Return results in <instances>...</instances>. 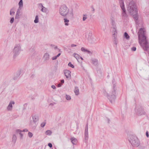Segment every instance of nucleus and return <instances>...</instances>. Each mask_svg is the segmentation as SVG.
<instances>
[{
	"instance_id": "1",
	"label": "nucleus",
	"mask_w": 149,
	"mask_h": 149,
	"mask_svg": "<svg viewBox=\"0 0 149 149\" xmlns=\"http://www.w3.org/2000/svg\"><path fill=\"white\" fill-rule=\"evenodd\" d=\"M138 39L139 42L144 51H149V45L146 40V37L144 35V31L143 29H139L138 32Z\"/></svg>"
},
{
	"instance_id": "2",
	"label": "nucleus",
	"mask_w": 149,
	"mask_h": 149,
	"mask_svg": "<svg viewBox=\"0 0 149 149\" xmlns=\"http://www.w3.org/2000/svg\"><path fill=\"white\" fill-rule=\"evenodd\" d=\"M115 83L113 84L112 87L109 89V93H107L105 90L103 89L102 90L103 93L105 96H107L108 98L111 103L113 102L116 98V90Z\"/></svg>"
},
{
	"instance_id": "3",
	"label": "nucleus",
	"mask_w": 149,
	"mask_h": 149,
	"mask_svg": "<svg viewBox=\"0 0 149 149\" xmlns=\"http://www.w3.org/2000/svg\"><path fill=\"white\" fill-rule=\"evenodd\" d=\"M129 2L127 7V10L132 15L137 14V10L135 2L133 0H129Z\"/></svg>"
},
{
	"instance_id": "4",
	"label": "nucleus",
	"mask_w": 149,
	"mask_h": 149,
	"mask_svg": "<svg viewBox=\"0 0 149 149\" xmlns=\"http://www.w3.org/2000/svg\"><path fill=\"white\" fill-rule=\"evenodd\" d=\"M128 140L134 147H137L140 145V141L138 138L135 136L132 135H130L128 137Z\"/></svg>"
},
{
	"instance_id": "5",
	"label": "nucleus",
	"mask_w": 149,
	"mask_h": 149,
	"mask_svg": "<svg viewBox=\"0 0 149 149\" xmlns=\"http://www.w3.org/2000/svg\"><path fill=\"white\" fill-rule=\"evenodd\" d=\"M69 9L66 5H64L61 6L59 9V13L62 16L65 17L68 13Z\"/></svg>"
},
{
	"instance_id": "6",
	"label": "nucleus",
	"mask_w": 149,
	"mask_h": 149,
	"mask_svg": "<svg viewBox=\"0 0 149 149\" xmlns=\"http://www.w3.org/2000/svg\"><path fill=\"white\" fill-rule=\"evenodd\" d=\"M21 47L19 44L16 45L13 50V56L15 58L19 54Z\"/></svg>"
},
{
	"instance_id": "7",
	"label": "nucleus",
	"mask_w": 149,
	"mask_h": 149,
	"mask_svg": "<svg viewBox=\"0 0 149 149\" xmlns=\"http://www.w3.org/2000/svg\"><path fill=\"white\" fill-rule=\"evenodd\" d=\"M120 7L122 10V15L123 17H126L127 16V15L126 13V10L125 8V5L124 3V1H120L119 2Z\"/></svg>"
},
{
	"instance_id": "8",
	"label": "nucleus",
	"mask_w": 149,
	"mask_h": 149,
	"mask_svg": "<svg viewBox=\"0 0 149 149\" xmlns=\"http://www.w3.org/2000/svg\"><path fill=\"white\" fill-rule=\"evenodd\" d=\"M15 104V102L14 101H10L6 109L7 111H11L13 109V105L14 104Z\"/></svg>"
},
{
	"instance_id": "9",
	"label": "nucleus",
	"mask_w": 149,
	"mask_h": 149,
	"mask_svg": "<svg viewBox=\"0 0 149 149\" xmlns=\"http://www.w3.org/2000/svg\"><path fill=\"white\" fill-rule=\"evenodd\" d=\"M84 136L85 139L86 140H88V123L86 125L84 132Z\"/></svg>"
},
{
	"instance_id": "10",
	"label": "nucleus",
	"mask_w": 149,
	"mask_h": 149,
	"mask_svg": "<svg viewBox=\"0 0 149 149\" xmlns=\"http://www.w3.org/2000/svg\"><path fill=\"white\" fill-rule=\"evenodd\" d=\"M71 72L68 70H64V73L65 76L67 78H70L71 77Z\"/></svg>"
},
{
	"instance_id": "11",
	"label": "nucleus",
	"mask_w": 149,
	"mask_h": 149,
	"mask_svg": "<svg viewBox=\"0 0 149 149\" xmlns=\"http://www.w3.org/2000/svg\"><path fill=\"white\" fill-rule=\"evenodd\" d=\"M49 59V55L48 53H45V54L43 57V59L44 62H46Z\"/></svg>"
},
{
	"instance_id": "12",
	"label": "nucleus",
	"mask_w": 149,
	"mask_h": 149,
	"mask_svg": "<svg viewBox=\"0 0 149 149\" xmlns=\"http://www.w3.org/2000/svg\"><path fill=\"white\" fill-rule=\"evenodd\" d=\"M92 63L95 66H97L98 64V61L95 58H92L91 60Z\"/></svg>"
},
{
	"instance_id": "13",
	"label": "nucleus",
	"mask_w": 149,
	"mask_h": 149,
	"mask_svg": "<svg viewBox=\"0 0 149 149\" xmlns=\"http://www.w3.org/2000/svg\"><path fill=\"white\" fill-rule=\"evenodd\" d=\"M36 122H33L32 120H31L30 123V126L33 128H34L36 126Z\"/></svg>"
},
{
	"instance_id": "14",
	"label": "nucleus",
	"mask_w": 149,
	"mask_h": 149,
	"mask_svg": "<svg viewBox=\"0 0 149 149\" xmlns=\"http://www.w3.org/2000/svg\"><path fill=\"white\" fill-rule=\"evenodd\" d=\"M146 114V112L144 111V109H141V110L139 109L137 112V114L139 116H141L143 115H145Z\"/></svg>"
},
{
	"instance_id": "15",
	"label": "nucleus",
	"mask_w": 149,
	"mask_h": 149,
	"mask_svg": "<svg viewBox=\"0 0 149 149\" xmlns=\"http://www.w3.org/2000/svg\"><path fill=\"white\" fill-rule=\"evenodd\" d=\"M71 140L72 143L73 145H76L77 143V139L74 137L71 138Z\"/></svg>"
},
{
	"instance_id": "16",
	"label": "nucleus",
	"mask_w": 149,
	"mask_h": 149,
	"mask_svg": "<svg viewBox=\"0 0 149 149\" xmlns=\"http://www.w3.org/2000/svg\"><path fill=\"white\" fill-rule=\"evenodd\" d=\"M32 118L33 119L32 121H33V122H36L37 123L38 120V116L36 115L33 116Z\"/></svg>"
},
{
	"instance_id": "17",
	"label": "nucleus",
	"mask_w": 149,
	"mask_h": 149,
	"mask_svg": "<svg viewBox=\"0 0 149 149\" xmlns=\"http://www.w3.org/2000/svg\"><path fill=\"white\" fill-rule=\"evenodd\" d=\"M21 74V72L20 71H18L16 73V75H15L14 77L13 78L14 80H16L17 78L19 77Z\"/></svg>"
},
{
	"instance_id": "18",
	"label": "nucleus",
	"mask_w": 149,
	"mask_h": 149,
	"mask_svg": "<svg viewBox=\"0 0 149 149\" xmlns=\"http://www.w3.org/2000/svg\"><path fill=\"white\" fill-rule=\"evenodd\" d=\"M111 23L113 27H116L115 22L114 18H112L111 19Z\"/></svg>"
},
{
	"instance_id": "19",
	"label": "nucleus",
	"mask_w": 149,
	"mask_h": 149,
	"mask_svg": "<svg viewBox=\"0 0 149 149\" xmlns=\"http://www.w3.org/2000/svg\"><path fill=\"white\" fill-rule=\"evenodd\" d=\"M74 92L76 95H78L79 94V89L77 87H75L74 89Z\"/></svg>"
},
{
	"instance_id": "20",
	"label": "nucleus",
	"mask_w": 149,
	"mask_h": 149,
	"mask_svg": "<svg viewBox=\"0 0 149 149\" xmlns=\"http://www.w3.org/2000/svg\"><path fill=\"white\" fill-rule=\"evenodd\" d=\"M124 38H125L127 40H129L130 39V36L127 34V33L125 32L124 34Z\"/></svg>"
},
{
	"instance_id": "21",
	"label": "nucleus",
	"mask_w": 149,
	"mask_h": 149,
	"mask_svg": "<svg viewBox=\"0 0 149 149\" xmlns=\"http://www.w3.org/2000/svg\"><path fill=\"white\" fill-rule=\"evenodd\" d=\"M64 22L65 23V25L67 26L69 25V24L68 23L69 22V20L67 18H64Z\"/></svg>"
},
{
	"instance_id": "22",
	"label": "nucleus",
	"mask_w": 149,
	"mask_h": 149,
	"mask_svg": "<svg viewBox=\"0 0 149 149\" xmlns=\"http://www.w3.org/2000/svg\"><path fill=\"white\" fill-rule=\"evenodd\" d=\"M42 8L41 10V11L44 13H46L47 11V9L46 8L44 7L42 5Z\"/></svg>"
},
{
	"instance_id": "23",
	"label": "nucleus",
	"mask_w": 149,
	"mask_h": 149,
	"mask_svg": "<svg viewBox=\"0 0 149 149\" xmlns=\"http://www.w3.org/2000/svg\"><path fill=\"white\" fill-rule=\"evenodd\" d=\"M16 140V135H15V134H14L13 136L12 141L14 143H15Z\"/></svg>"
},
{
	"instance_id": "24",
	"label": "nucleus",
	"mask_w": 149,
	"mask_h": 149,
	"mask_svg": "<svg viewBox=\"0 0 149 149\" xmlns=\"http://www.w3.org/2000/svg\"><path fill=\"white\" fill-rule=\"evenodd\" d=\"M15 12L14 11V9L13 8L11 9L10 11V14L11 15H13L15 14Z\"/></svg>"
},
{
	"instance_id": "25",
	"label": "nucleus",
	"mask_w": 149,
	"mask_h": 149,
	"mask_svg": "<svg viewBox=\"0 0 149 149\" xmlns=\"http://www.w3.org/2000/svg\"><path fill=\"white\" fill-rule=\"evenodd\" d=\"M52 134V132L50 130H47L45 132V134L48 135H50Z\"/></svg>"
},
{
	"instance_id": "26",
	"label": "nucleus",
	"mask_w": 149,
	"mask_h": 149,
	"mask_svg": "<svg viewBox=\"0 0 149 149\" xmlns=\"http://www.w3.org/2000/svg\"><path fill=\"white\" fill-rule=\"evenodd\" d=\"M34 22L35 23H38V15L36 16Z\"/></svg>"
},
{
	"instance_id": "27",
	"label": "nucleus",
	"mask_w": 149,
	"mask_h": 149,
	"mask_svg": "<svg viewBox=\"0 0 149 149\" xmlns=\"http://www.w3.org/2000/svg\"><path fill=\"white\" fill-rule=\"evenodd\" d=\"M73 55L77 60L78 59H79V56L78 54L74 53L73 54Z\"/></svg>"
},
{
	"instance_id": "28",
	"label": "nucleus",
	"mask_w": 149,
	"mask_h": 149,
	"mask_svg": "<svg viewBox=\"0 0 149 149\" xmlns=\"http://www.w3.org/2000/svg\"><path fill=\"white\" fill-rule=\"evenodd\" d=\"M65 98L67 100H70L71 99V97L70 95H66Z\"/></svg>"
},
{
	"instance_id": "29",
	"label": "nucleus",
	"mask_w": 149,
	"mask_h": 149,
	"mask_svg": "<svg viewBox=\"0 0 149 149\" xmlns=\"http://www.w3.org/2000/svg\"><path fill=\"white\" fill-rule=\"evenodd\" d=\"M19 5L20 7H22L23 6V1L22 0H20L19 3Z\"/></svg>"
},
{
	"instance_id": "30",
	"label": "nucleus",
	"mask_w": 149,
	"mask_h": 149,
	"mask_svg": "<svg viewBox=\"0 0 149 149\" xmlns=\"http://www.w3.org/2000/svg\"><path fill=\"white\" fill-rule=\"evenodd\" d=\"M116 28V27H113V29L112 31H113L114 32L113 35L117 33Z\"/></svg>"
},
{
	"instance_id": "31",
	"label": "nucleus",
	"mask_w": 149,
	"mask_h": 149,
	"mask_svg": "<svg viewBox=\"0 0 149 149\" xmlns=\"http://www.w3.org/2000/svg\"><path fill=\"white\" fill-rule=\"evenodd\" d=\"M68 65L72 68H73L74 67V65L72 64L71 62H69L68 64Z\"/></svg>"
},
{
	"instance_id": "32",
	"label": "nucleus",
	"mask_w": 149,
	"mask_h": 149,
	"mask_svg": "<svg viewBox=\"0 0 149 149\" xmlns=\"http://www.w3.org/2000/svg\"><path fill=\"white\" fill-rule=\"evenodd\" d=\"M134 16V18L135 19L137 20L138 19V16L136 14V15H133Z\"/></svg>"
},
{
	"instance_id": "33",
	"label": "nucleus",
	"mask_w": 149,
	"mask_h": 149,
	"mask_svg": "<svg viewBox=\"0 0 149 149\" xmlns=\"http://www.w3.org/2000/svg\"><path fill=\"white\" fill-rule=\"evenodd\" d=\"M28 136L29 137L31 138L33 136V134L32 133L29 132L28 134Z\"/></svg>"
},
{
	"instance_id": "34",
	"label": "nucleus",
	"mask_w": 149,
	"mask_h": 149,
	"mask_svg": "<svg viewBox=\"0 0 149 149\" xmlns=\"http://www.w3.org/2000/svg\"><path fill=\"white\" fill-rule=\"evenodd\" d=\"M46 124V123L45 122H42L41 124V127H44L45 125Z\"/></svg>"
},
{
	"instance_id": "35",
	"label": "nucleus",
	"mask_w": 149,
	"mask_h": 149,
	"mask_svg": "<svg viewBox=\"0 0 149 149\" xmlns=\"http://www.w3.org/2000/svg\"><path fill=\"white\" fill-rule=\"evenodd\" d=\"M97 72L98 73H100V74L102 73L101 72V69H99L98 68H97Z\"/></svg>"
},
{
	"instance_id": "36",
	"label": "nucleus",
	"mask_w": 149,
	"mask_h": 149,
	"mask_svg": "<svg viewBox=\"0 0 149 149\" xmlns=\"http://www.w3.org/2000/svg\"><path fill=\"white\" fill-rule=\"evenodd\" d=\"M87 18V17L85 15H83V21H85Z\"/></svg>"
},
{
	"instance_id": "37",
	"label": "nucleus",
	"mask_w": 149,
	"mask_h": 149,
	"mask_svg": "<svg viewBox=\"0 0 149 149\" xmlns=\"http://www.w3.org/2000/svg\"><path fill=\"white\" fill-rule=\"evenodd\" d=\"M86 49L84 47H82L81 48V50L83 52H85Z\"/></svg>"
},
{
	"instance_id": "38",
	"label": "nucleus",
	"mask_w": 149,
	"mask_h": 149,
	"mask_svg": "<svg viewBox=\"0 0 149 149\" xmlns=\"http://www.w3.org/2000/svg\"><path fill=\"white\" fill-rule=\"evenodd\" d=\"M14 18L13 17L11 19H10V23H11V24H12L13 23V22H14Z\"/></svg>"
},
{
	"instance_id": "39",
	"label": "nucleus",
	"mask_w": 149,
	"mask_h": 149,
	"mask_svg": "<svg viewBox=\"0 0 149 149\" xmlns=\"http://www.w3.org/2000/svg\"><path fill=\"white\" fill-rule=\"evenodd\" d=\"M136 48L135 47H133L131 48V50L132 51H135L136 50Z\"/></svg>"
},
{
	"instance_id": "40",
	"label": "nucleus",
	"mask_w": 149,
	"mask_h": 149,
	"mask_svg": "<svg viewBox=\"0 0 149 149\" xmlns=\"http://www.w3.org/2000/svg\"><path fill=\"white\" fill-rule=\"evenodd\" d=\"M16 132L17 133L19 134V132H21L22 131L21 130L18 129L16 130Z\"/></svg>"
},
{
	"instance_id": "41",
	"label": "nucleus",
	"mask_w": 149,
	"mask_h": 149,
	"mask_svg": "<svg viewBox=\"0 0 149 149\" xmlns=\"http://www.w3.org/2000/svg\"><path fill=\"white\" fill-rule=\"evenodd\" d=\"M16 132L17 133L19 134V132H21L22 131L21 130L18 129L16 130Z\"/></svg>"
},
{
	"instance_id": "42",
	"label": "nucleus",
	"mask_w": 149,
	"mask_h": 149,
	"mask_svg": "<svg viewBox=\"0 0 149 149\" xmlns=\"http://www.w3.org/2000/svg\"><path fill=\"white\" fill-rule=\"evenodd\" d=\"M19 18V14H16L15 16V19H18Z\"/></svg>"
},
{
	"instance_id": "43",
	"label": "nucleus",
	"mask_w": 149,
	"mask_h": 149,
	"mask_svg": "<svg viewBox=\"0 0 149 149\" xmlns=\"http://www.w3.org/2000/svg\"><path fill=\"white\" fill-rule=\"evenodd\" d=\"M85 52H87L89 54H90V53H91V54H92V53L91 52H90V51H89L88 50L86 49Z\"/></svg>"
},
{
	"instance_id": "44",
	"label": "nucleus",
	"mask_w": 149,
	"mask_h": 149,
	"mask_svg": "<svg viewBox=\"0 0 149 149\" xmlns=\"http://www.w3.org/2000/svg\"><path fill=\"white\" fill-rule=\"evenodd\" d=\"M57 57L56 56H54L53 57H52V60H56V58H57Z\"/></svg>"
},
{
	"instance_id": "45",
	"label": "nucleus",
	"mask_w": 149,
	"mask_h": 149,
	"mask_svg": "<svg viewBox=\"0 0 149 149\" xmlns=\"http://www.w3.org/2000/svg\"><path fill=\"white\" fill-rule=\"evenodd\" d=\"M48 146L50 148L52 147V144L51 143H49L48 144Z\"/></svg>"
},
{
	"instance_id": "46",
	"label": "nucleus",
	"mask_w": 149,
	"mask_h": 149,
	"mask_svg": "<svg viewBox=\"0 0 149 149\" xmlns=\"http://www.w3.org/2000/svg\"><path fill=\"white\" fill-rule=\"evenodd\" d=\"M35 75L34 74H32V75L31 76V77L32 78H33L34 77H35Z\"/></svg>"
},
{
	"instance_id": "47",
	"label": "nucleus",
	"mask_w": 149,
	"mask_h": 149,
	"mask_svg": "<svg viewBox=\"0 0 149 149\" xmlns=\"http://www.w3.org/2000/svg\"><path fill=\"white\" fill-rule=\"evenodd\" d=\"M51 87L52 88H53L54 89H55L56 88V86L54 85H52V86Z\"/></svg>"
},
{
	"instance_id": "48",
	"label": "nucleus",
	"mask_w": 149,
	"mask_h": 149,
	"mask_svg": "<svg viewBox=\"0 0 149 149\" xmlns=\"http://www.w3.org/2000/svg\"><path fill=\"white\" fill-rule=\"evenodd\" d=\"M91 8L93 9V12H94L95 11V9L94 8L93 6H91Z\"/></svg>"
},
{
	"instance_id": "49",
	"label": "nucleus",
	"mask_w": 149,
	"mask_h": 149,
	"mask_svg": "<svg viewBox=\"0 0 149 149\" xmlns=\"http://www.w3.org/2000/svg\"><path fill=\"white\" fill-rule=\"evenodd\" d=\"M113 43L114 44L117 45V43L116 41V39L114 40L113 41Z\"/></svg>"
},
{
	"instance_id": "50",
	"label": "nucleus",
	"mask_w": 149,
	"mask_h": 149,
	"mask_svg": "<svg viewBox=\"0 0 149 149\" xmlns=\"http://www.w3.org/2000/svg\"><path fill=\"white\" fill-rule=\"evenodd\" d=\"M27 131H28V130L26 129H24L22 131V132H27Z\"/></svg>"
},
{
	"instance_id": "51",
	"label": "nucleus",
	"mask_w": 149,
	"mask_h": 149,
	"mask_svg": "<svg viewBox=\"0 0 149 149\" xmlns=\"http://www.w3.org/2000/svg\"><path fill=\"white\" fill-rule=\"evenodd\" d=\"M61 83L62 84H63V83H64V80L63 79H62V80H61Z\"/></svg>"
},
{
	"instance_id": "52",
	"label": "nucleus",
	"mask_w": 149,
	"mask_h": 149,
	"mask_svg": "<svg viewBox=\"0 0 149 149\" xmlns=\"http://www.w3.org/2000/svg\"><path fill=\"white\" fill-rule=\"evenodd\" d=\"M146 136L148 137L149 136L148 133V131L146 132Z\"/></svg>"
},
{
	"instance_id": "53",
	"label": "nucleus",
	"mask_w": 149,
	"mask_h": 149,
	"mask_svg": "<svg viewBox=\"0 0 149 149\" xmlns=\"http://www.w3.org/2000/svg\"><path fill=\"white\" fill-rule=\"evenodd\" d=\"M76 46H77L76 45H74V44H72L71 45V47H76Z\"/></svg>"
},
{
	"instance_id": "54",
	"label": "nucleus",
	"mask_w": 149,
	"mask_h": 149,
	"mask_svg": "<svg viewBox=\"0 0 149 149\" xmlns=\"http://www.w3.org/2000/svg\"><path fill=\"white\" fill-rule=\"evenodd\" d=\"M20 13V11H19V9H18L17 10V12H16V14H19Z\"/></svg>"
},
{
	"instance_id": "55",
	"label": "nucleus",
	"mask_w": 149,
	"mask_h": 149,
	"mask_svg": "<svg viewBox=\"0 0 149 149\" xmlns=\"http://www.w3.org/2000/svg\"><path fill=\"white\" fill-rule=\"evenodd\" d=\"M20 136L21 138V139H22V137H23V134L22 133L21 134H20Z\"/></svg>"
},
{
	"instance_id": "56",
	"label": "nucleus",
	"mask_w": 149,
	"mask_h": 149,
	"mask_svg": "<svg viewBox=\"0 0 149 149\" xmlns=\"http://www.w3.org/2000/svg\"><path fill=\"white\" fill-rule=\"evenodd\" d=\"M61 54L60 53H59L58 54V55L57 56H57V57H58L61 55Z\"/></svg>"
},
{
	"instance_id": "57",
	"label": "nucleus",
	"mask_w": 149,
	"mask_h": 149,
	"mask_svg": "<svg viewBox=\"0 0 149 149\" xmlns=\"http://www.w3.org/2000/svg\"><path fill=\"white\" fill-rule=\"evenodd\" d=\"M61 86V84H58V87H60Z\"/></svg>"
},
{
	"instance_id": "58",
	"label": "nucleus",
	"mask_w": 149,
	"mask_h": 149,
	"mask_svg": "<svg viewBox=\"0 0 149 149\" xmlns=\"http://www.w3.org/2000/svg\"><path fill=\"white\" fill-rule=\"evenodd\" d=\"M107 120H108V123H109V121H110L109 119L108 118H107Z\"/></svg>"
},
{
	"instance_id": "59",
	"label": "nucleus",
	"mask_w": 149,
	"mask_h": 149,
	"mask_svg": "<svg viewBox=\"0 0 149 149\" xmlns=\"http://www.w3.org/2000/svg\"><path fill=\"white\" fill-rule=\"evenodd\" d=\"M54 48L55 49H56L57 48V46H55Z\"/></svg>"
},
{
	"instance_id": "60",
	"label": "nucleus",
	"mask_w": 149,
	"mask_h": 149,
	"mask_svg": "<svg viewBox=\"0 0 149 149\" xmlns=\"http://www.w3.org/2000/svg\"><path fill=\"white\" fill-rule=\"evenodd\" d=\"M79 58H80L81 60H83V58L79 56Z\"/></svg>"
},
{
	"instance_id": "61",
	"label": "nucleus",
	"mask_w": 149,
	"mask_h": 149,
	"mask_svg": "<svg viewBox=\"0 0 149 149\" xmlns=\"http://www.w3.org/2000/svg\"><path fill=\"white\" fill-rule=\"evenodd\" d=\"M89 36H91V35H92V33H89Z\"/></svg>"
},
{
	"instance_id": "62",
	"label": "nucleus",
	"mask_w": 149,
	"mask_h": 149,
	"mask_svg": "<svg viewBox=\"0 0 149 149\" xmlns=\"http://www.w3.org/2000/svg\"><path fill=\"white\" fill-rule=\"evenodd\" d=\"M119 2H120V1H123V0H119Z\"/></svg>"
},
{
	"instance_id": "63",
	"label": "nucleus",
	"mask_w": 149,
	"mask_h": 149,
	"mask_svg": "<svg viewBox=\"0 0 149 149\" xmlns=\"http://www.w3.org/2000/svg\"><path fill=\"white\" fill-rule=\"evenodd\" d=\"M22 134L21 132H19V135H20V134Z\"/></svg>"
},
{
	"instance_id": "64",
	"label": "nucleus",
	"mask_w": 149,
	"mask_h": 149,
	"mask_svg": "<svg viewBox=\"0 0 149 149\" xmlns=\"http://www.w3.org/2000/svg\"><path fill=\"white\" fill-rule=\"evenodd\" d=\"M72 13V15H73V13H72H72Z\"/></svg>"
}]
</instances>
